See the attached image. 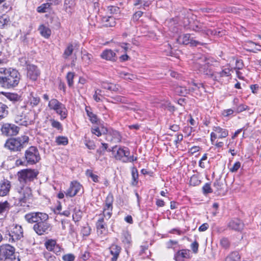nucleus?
<instances>
[{"mask_svg": "<svg viewBox=\"0 0 261 261\" xmlns=\"http://www.w3.org/2000/svg\"><path fill=\"white\" fill-rule=\"evenodd\" d=\"M124 160H123L124 163L127 162H132L137 160V157H135L134 156H127L126 158H124Z\"/></svg>", "mask_w": 261, "mask_h": 261, "instance_id": "61", "label": "nucleus"}, {"mask_svg": "<svg viewBox=\"0 0 261 261\" xmlns=\"http://www.w3.org/2000/svg\"><path fill=\"white\" fill-rule=\"evenodd\" d=\"M10 24V19L6 15L0 16V28L3 29Z\"/></svg>", "mask_w": 261, "mask_h": 261, "instance_id": "35", "label": "nucleus"}, {"mask_svg": "<svg viewBox=\"0 0 261 261\" xmlns=\"http://www.w3.org/2000/svg\"><path fill=\"white\" fill-rule=\"evenodd\" d=\"M19 130V127L14 124L9 123L3 124L1 128L2 134L7 136H15L18 133Z\"/></svg>", "mask_w": 261, "mask_h": 261, "instance_id": "12", "label": "nucleus"}, {"mask_svg": "<svg viewBox=\"0 0 261 261\" xmlns=\"http://www.w3.org/2000/svg\"><path fill=\"white\" fill-rule=\"evenodd\" d=\"M1 261H20L15 248L9 244H4L0 246Z\"/></svg>", "mask_w": 261, "mask_h": 261, "instance_id": "2", "label": "nucleus"}, {"mask_svg": "<svg viewBox=\"0 0 261 261\" xmlns=\"http://www.w3.org/2000/svg\"><path fill=\"white\" fill-rule=\"evenodd\" d=\"M91 232V228L90 226L87 225L83 227L81 233L84 236H88Z\"/></svg>", "mask_w": 261, "mask_h": 261, "instance_id": "51", "label": "nucleus"}, {"mask_svg": "<svg viewBox=\"0 0 261 261\" xmlns=\"http://www.w3.org/2000/svg\"><path fill=\"white\" fill-rule=\"evenodd\" d=\"M234 111H235L234 110H233L231 109L224 110L222 112V114L225 117H227V116L232 114Z\"/></svg>", "mask_w": 261, "mask_h": 261, "instance_id": "59", "label": "nucleus"}, {"mask_svg": "<svg viewBox=\"0 0 261 261\" xmlns=\"http://www.w3.org/2000/svg\"><path fill=\"white\" fill-rule=\"evenodd\" d=\"M222 184L220 180H217L214 183V186L218 190H220L222 189Z\"/></svg>", "mask_w": 261, "mask_h": 261, "instance_id": "64", "label": "nucleus"}, {"mask_svg": "<svg viewBox=\"0 0 261 261\" xmlns=\"http://www.w3.org/2000/svg\"><path fill=\"white\" fill-rule=\"evenodd\" d=\"M10 236L13 241L20 240L23 237V230L21 226L13 225L9 232Z\"/></svg>", "mask_w": 261, "mask_h": 261, "instance_id": "13", "label": "nucleus"}, {"mask_svg": "<svg viewBox=\"0 0 261 261\" xmlns=\"http://www.w3.org/2000/svg\"><path fill=\"white\" fill-rule=\"evenodd\" d=\"M82 188L80 184L76 181H72L70 187L65 192L66 196L73 197L77 194Z\"/></svg>", "mask_w": 261, "mask_h": 261, "instance_id": "16", "label": "nucleus"}, {"mask_svg": "<svg viewBox=\"0 0 261 261\" xmlns=\"http://www.w3.org/2000/svg\"><path fill=\"white\" fill-rule=\"evenodd\" d=\"M73 51V46L72 44H69L65 48L63 55V57L65 59L68 58L71 56Z\"/></svg>", "mask_w": 261, "mask_h": 261, "instance_id": "40", "label": "nucleus"}, {"mask_svg": "<svg viewBox=\"0 0 261 261\" xmlns=\"http://www.w3.org/2000/svg\"><path fill=\"white\" fill-rule=\"evenodd\" d=\"M205 64L202 65L200 69V71L203 72L204 74L207 75L209 77L213 79L214 72L209 68L208 65L210 64L209 59L204 58Z\"/></svg>", "mask_w": 261, "mask_h": 261, "instance_id": "20", "label": "nucleus"}, {"mask_svg": "<svg viewBox=\"0 0 261 261\" xmlns=\"http://www.w3.org/2000/svg\"><path fill=\"white\" fill-rule=\"evenodd\" d=\"M27 105L25 103L24 101H20L17 103H16L14 107L12 109V113L14 114H15V112H17L18 113L21 112H27Z\"/></svg>", "mask_w": 261, "mask_h": 261, "instance_id": "24", "label": "nucleus"}, {"mask_svg": "<svg viewBox=\"0 0 261 261\" xmlns=\"http://www.w3.org/2000/svg\"><path fill=\"white\" fill-rule=\"evenodd\" d=\"M189 256V250H181L178 251L174 255L176 261H180L181 258H188Z\"/></svg>", "mask_w": 261, "mask_h": 261, "instance_id": "26", "label": "nucleus"}, {"mask_svg": "<svg viewBox=\"0 0 261 261\" xmlns=\"http://www.w3.org/2000/svg\"><path fill=\"white\" fill-rule=\"evenodd\" d=\"M121 135L117 130H110L106 136V140L109 142L114 143L120 142L121 141Z\"/></svg>", "mask_w": 261, "mask_h": 261, "instance_id": "19", "label": "nucleus"}, {"mask_svg": "<svg viewBox=\"0 0 261 261\" xmlns=\"http://www.w3.org/2000/svg\"><path fill=\"white\" fill-rule=\"evenodd\" d=\"M203 193L204 194L211 193H212V190L211 188L210 185L208 184H206L202 188Z\"/></svg>", "mask_w": 261, "mask_h": 261, "instance_id": "55", "label": "nucleus"}, {"mask_svg": "<svg viewBox=\"0 0 261 261\" xmlns=\"http://www.w3.org/2000/svg\"><path fill=\"white\" fill-rule=\"evenodd\" d=\"M109 151L113 152V153L116 151V153L114 154L115 158L116 160H120L123 162L124 158L127 156L129 155L130 152L129 149L125 147H119L117 149V146L116 145L113 147L111 149H109Z\"/></svg>", "mask_w": 261, "mask_h": 261, "instance_id": "10", "label": "nucleus"}, {"mask_svg": "<svg viewBox=\"0 0 261 261\" xmlns=\"http://www.w3.org/2000/svg\"><path fill=\"white\" fill-rule=\"evenodd\" d=\"M103 25L106 27H113L116 24L115 19L112 16H105L102 18Z\"/></svg>", "mask_w": 261, "mask_h": 261, "instance_id": "25", "label": "nucleus"}, {"mask_svg": "<svg viewBox=\"0 0 261 261\" xmlns=\"http://www.w3.org/2000/svg\"><path fill=\"white\" fill-rule=\"evenodd\" d=\"M37 170L31 169L21 170L18 172V180L20 182H27L33 181L38 174Z\"/></svg>", "mask_w": 261, "mask_h": 261, "instance_id": "5", "label": "nucleus"}, {"mask_svg": "<svg viewBox=\"0 0 261 261\" xmlns=\"http://www.w3.org/2000/svg\"><path fill=\"white\" fill-rule=\"evenodd\" d=\"M24 159V162L17 160L16 164L17 165H23L26 162L27 165H31L39 162L41 157L38 149L35 146L30 147L25 152Z\"/></svg>", "mask_w": 261, "mask_h": 261, "instance_id": "3", "label": "nucleus"}, {"mask_svg": "<svg viewBox=\"0 0 261 261\" xmlns=\"http://www.w3.org/2000/svg\"><path fill=\"white\" fill-rule=\"evenodd\" d=\"M177 41L180 44L186 45L190 44L191 46H197L198 45H203L204 44V43L202 42L191 38L189 34H186L179 36L177 39Z\"/></svg>", "mask_w": 261, "mask_h": 261, "instance_id": "11", "label": "nucleus"}, {"mask_svg": "<svg viewBox=\"0 0 261 261\" xmlns=\"http://www.w3.org/2000/svg\"><path fill=\"white\" fill-rule=\"evenodd\" d=\"M248 108V107L245 106V105H241L240 106H239L238 107H237L235 109H234V111L238 113H241L246 110H247Z\"/></svg>", "mask_w": 261, "mask_h": 261, "instance_id": "56", "label": "nucleus"}, {"mask_svg": "<svg viewBox=\"0 0 261 261\" xmlns=\"http://www.w3.org/2000/svg\"><path fill=\"white\" fill-rule=\"evenodd\" d=\"M62 104V103L59 102L57 99H52L49 101L48 107L50 109L54 110L56 111Z\"/></svg>", "mask_w": 261, "mask_h": 261, "instance_id": "32", "label": "nucleus"}, {"mask_svg": "<svg viewBox=\"0 0 261 261\" xmlns=\"http://www.w3.org/2000/svg\"><path fill=\"white\" fill-rule=\"evenodd\" d=\"M230 75L231 73L230 69L225 68L220 72H214L213 80L222 84L223 82L224 78L230 76Z\"/></svg>", "mask_w": 261, "mask_h": 261, "instance_id": "14", "label": "nucleus"}, {"mask_svg": "<svg viewBox=\"0 0 261 261\" xmlns=\"http://www.w3.org/2000/svg\"><path fill=\"white\" fill-rule=\"evenodd\" d=\"M82 217V212L79 210L75 208L74 210V213L72 215L73 220L75 222L79 221Z\"/></svg>", "mask_w": 261, "mask_h": 261, "instance_id": "42", "label": "nucleus"}, {"mask_svg": "<svg viewBox=\"0 0 261 261\" xmlns=\"http://www.w3.org/2000/svg\"><path fill=\"white\" fill-rule=\"evenodd\" d=\"M111 13H117L119 11V8L116 6H111L108 7Z\"/></svg>", "mask_w": 261, "mask_h": 261, "instance_id": "62", "label": "nucleus"}, {"mask_svg": "<svg viewBox=\"0 0 261 261\" xmlns=\"http://www.w3.org/2000/svg\"><path fill=\"white\" fill-rule=\"evenodd\" d=\"M11 182L6 179L0 181V196H4L7 195L11 189Z\"/></svg>", "mask_w": 261, "mask_h": 261, "instance_id": "18", "label": "nucleus"}, {"mask_svg": "<svg viewBox=\"0 0 261 261\" xmlns=\"http://www.w3.org/2000/svg\"><path fill=\"white\" fill-rule=\"evenodd\" d=\"M191 247V248H192L193 251L194 253L197 252L199 245H198V243L196 241H195L193 243H192Z\"/></svg>", "mask_w": 261, "mask_h": 261, "instance_id": "60", "label": "nucleus"}, {"mask_svg": "<svg viewBox=\"0 0 261 261\" xmlns=\"http://www.w3.org/2000/svg\"><path fill=\"white\" fill-rule=\"evenodd\" d=\"M40 71L38 67L33 64L28 65L27 76L32 81H36L40 75Z\"/></svg>", "mask_w": 261, "mask_h": 261, "instance_id": "15", "label": "nucleus"}, {"mask_svg": "<svg viewBox=\"0 0 261 261\" xmlns=\"http://www.w3.org/2000/svg\"><path fill=\"white\" fill-rule=\"evenodd\" d=\"M190 29L196 32H202L205 33L207 35H220V32H217L214 30L209 29L202 23L199 21L194 22L193 24H190Z\"/></svg>", "mask_w": 261, "mask_h": 261, "instance_id": "6", "label": "nucleus"}, {"mask_svg": "<svg viewBox=\"0 0 261 261\" xmlns=\"http://www.w3.org/2000/svg\"><path fill=\"white\" fill-rule=\"evenodd\" d=\"M10 209V204L8 201L0 203V215L7 213Z\"/></svg>", "mask_w": 261, "mask_h": 261, "instance_id": "37", "label": "nucleus"}, {"mask_svg": "<svg viewBox=\"0 0 261 261\" xmlns=\"http://www.w3.org/2000/svg\"><path fill=\"white\" fill-rule=\"evenodd\" d=\"M50 4L49 3H46L42 5L37 8V11L39 13H44L47 11L50 7Z\"/></svg>", "mask_w": 261, "mask_h": 261, "instance_id": "48", "label": "nucleus"}, {"mask_svg": "<svg viewBox=\"0 0 261 261\" xmlns=\"http://www.w3.org/2000/svg\"><path fill=\"white\" fill-rule=\"evenodd\" d=\"M82 59L86 64L89 65L92 63V56L89 54H83Z\"/></svg>", "mask_w": 261, "mask_h": 261, "instance_id": "47", "label": "nucleus"}, {"mask_svg": "<svg viewBox=\"0 0 261 261\" xmlns=\"http://www.w3.org/2000/svg\"><path fill=\"white\" fill-rule=\"evenodd\" d=\"M113 201V196L111 194L108 195L106 200V205L104 209H112V203Z\"/></svg>", "mask_w": 261, "mask_h": 261, "instance_id": "41", "label": "nucleus"}, {"mask_svg": "<svg viewBox=\"0 0 261 261\" xmlns=\"http://www.w3.org/2000/svg\"><path fill=\"white\" fill-rule=\"evenodd\" d=\"M51 122V126L55 128H57L58 129H60L61 128V123L55 120H50Z\"/></svg>", "mask_w": 261, "mask_h": 261, "instance_id": "58", "label": "nucleus"}, {"mask_svg": "<svg viewBox=\"0 0 261 261\" xmlns=\"http://www.w3.org/2000/svg\"><path fill=\"white\" fill-rule=\"evenodd\" d=\"M225 261H241V258L238 252H234L230 254Z\"/></svg>", "mask_w": 261, "mask_h": 261, "instance_id": "39", "label": "nucleus"}, {"mask_svg": "<svg viewBox=\"0 0 261 261\" xmlns=\"http://www.w3.org/2000/svg\"><path fill=\"white\" fill-rule=\"evenodd\" d=\"M96 227L97 232L100 234H103L106 229V224L104 223L103 218L100 219L96 223Z\"/></svg>", "mask_w": 261, "mask_h": 261, "instance_id": "28", "label": "nucleus"}, {"mask_svg": "<svg viewBox=\"0 0 261 261\" xmlns=\"http://www.w3.org/2000/svg\"><path fill=\"white\" fill-rule=\"evenodd\" d=\"M26 114L27 112H21L19 113L16 112L15 114H14L15 122L20 125H26L27 121L24 120L25 119Z\"/></svg>", "mask_w": 261, "mask_h": 261, "instance_id": "22", "label": "nucleus"}, {"mask_svg": "<svg viewBox=\"0 0 261 261\" xmlns=\"http://www.w3.org/2000/svg\"><path fill=\"white\" fill-rule=\"evenodd\" d=\"M56 142L58 145H66L68 144V139L64 136H59L56 138Z\"/></svg>", "mask_w": 261, "mask_h": 261, "instance_id": "44", "label": "nucleus"}, {"mask_svg": "<svg viewBox=\"0 0 261 261\" xmlns=\"http://www.w3.org/2000/svg\"><path fill=\"white\" fill-rule=\"evenodd\" d=\"M87 113L88 116L89 117L90 121L92 123H96L97 121V118L96 115L93 114L92 112H90L88 110H87Z\"/></svg>", "mask_w": 261, "mask_h": 261, "instance_id": "52", "label": "nucleus"}, {"mask_svg": "<svg viewBox=\"0 0 261 261\" xmlns=\"http://www.w3.org/2000/svg\"><path fill=\"white\" fill-rule=\"evenodd\" d=\"M241 167V163L237 162L234 163L233 166L229 168V171L231 172H237Z\"/></svg>", "mask_w": 261, "mask_h": 261, "instance_id": "53", "label": "nucleus"}, {"mask_svg": "<svg viewBox=\"0 0 261 261\" xmlns=\"http://www.w3.org/2000/svg\"><path fill=\"white\" fill-rule=\"evenodd\" d=\"M31 103L33 106H37L39 104L40 101V99L39 97L32 96L31 98Z\"/></svg>", "mask_w": 261, "mask_h": 261, "instance_id": "57", "label": "nucleus"}, {"mask_svg": "<svg viewBox=\"0 0 261 261\" xmlns=\"http://www.w3.org/2000/svg\"><path fill=\"white\" fill-rule=\"evenodd\" d=\"M103 59L108 61H115L117 59L116 53L111 49H106L100 55Z\"/></svg>", "mask_w": 261, "mask_h": 261, "instance_id": "21", "label": "nucleus"}, {"mask_svg": "<svg viewBox=\"0 0 261 261\" xmlns=\"http://www.w3.org/2000/svg\"><path fill=\"white\" fill-rule=\"evenodd\" d=\"M33 229L38 235L41 236L48 233L51 230V226L47 220H41L34 224Z\"/></svg>", "mask_w": 261, "mask_h": 261, "instance_id": "8", "label": "nucleus"}, {"mask_svg": "<svg viewBox=\"0 0 261 261\" xmlns=\"http://www.w3.org/2000/svg\"><path fill=\"white\" fill-rule=\"evenodd\" d=\"M29 137L23 136L17 138H11L8 139L5 144V147L12 151H18L22 148L23 145L27 142Z\"/></svg>", "mask_w": 261, "mask_h": 261, "instance_id": "4", "label": "nucleus"}, {"mask_svg": "<svg viewBox=\"0 0 261 261\" xmlns=\"http://www.w3.org/2000/svg\"><path fill=\"white\" fill-rule=\"evenodd\" d=\"M189 90L183 86H177L174 88L175 93L178 95L185 96L189 93Z\"/></svg>", "mask_w": 261, "mask_h": 261, "instance_id": "30", "label": "nucleus"}, {"mask_svg": "<svg viewBox=\"0 0 261 261\" xmlns=\"http://www.w3.org/2000/svg\"><path fill=\"white\" fill-rule=\"evenodd\" d=\"M74 76V73L71 72H68L66 75V79L67 80L68 85L69 87H71L73 85Z\"/></svg>", "mask_w": 261, "mask_h": 261, "instance_id": "49", "label": "nucleus"}, {"mask_svg": "<svg viewBox=\"0 0 261 261\" xmlns=\"http://www.w3.org/2000/svg\"><path fill=\"white\" fill-rule=\"evenodd\" d=\"M120 76L126 80H134L136 79V75L127 72L122 71L120 72Z\"/></svg>", "mask_w": 261, "mask_h": 261, "instance_id": "43", "label": "nucleus"}, {"mask_svg": "<svg viewBox=\"0 0 261 261\" xmlns=\"http://www.w3.org/2000/svg\"><path fill=\"white\" fill-rule=\"evenodd\" d=\"M56 113L60 115L62 119H65L67 115V110L64 105L62 104L61 106L56 110Z\"/></svg>", "mask_w": 261, "mask_h": 261, "instance_id": "34", "label": "nucleus"}, {"mask_svg": "<svg viewBox=\"0 0 261 261\" xmlns=\"http://www.w3.org/2000/svg\"><path fill=\"white\" fill-rule=\"evenodd\" d=\"M121 247L117 245L113 244L110 247V253L113 255L111 261H117L121 251Z\"/></svg>", "mask_w": 261, "mask_h": 261, "instance_id": "23", "label": "nucleus"}, {"mask_svg": "<svg viewBox=\"0 0 261 261\" xmlns=\"http://www.w3.org/2000/svg\"><path fill=\"white\" fill-rule=\"evenodd\" d=\"M46 249L49 251H54L55 248H58L56 241L54 240H48L45 243Z\"/></svg>", "mask_w": 261, "mask_h": 261, "instance_id": "31", "label": "nucleus"}, {"mask_svg": "<svg viewBox=\"0 0 261 261\" xmlns=\"http://www.w3.org/2000/svg\"><path fill=\"white\" fill-rule=\"evenodd\" d=\"M227 227L230 229L239 231L243 229L244 224L241 220L233 218L229 221L227 224Z\"/></svg>", "mask_w": 261, "mask_h": 261, "instance_id": "17", "label": "nucleus"}, {"mask_svg": "<svg viewBox=\"0 0 261 261\" xmlns=\"http://www.w3.org/2000/svg\"><path fill=\"white\" fill-rule=\"evenodd\" d=\"M39 31L41 35L45 38H48L51 34V30L43 24L40 25Z\"/></svg>", "mask_w": 261, "mask_h": 261, "instance_id": "29", "label": "nucleus"}, {"mask_svg": "<svg viewBox=\"0 0 261 261\" xmlns=\"http://www.w3.org/2000/svg\"><path fill=\"white\" fill-rule=\"evenodd\" d=\"M32 190L29 187H23L19 191L18 199L21 206H25V204L29 202L32 197Z\"/></svg>", "mask_w": 261, "mask_h": 261, "instance_id": "9", "label": "nucleus"}, {"mask_svg": "<svg viewBox=\"0 0 261 261\" xmlns=\"http://www.w3.org/2000/svg\"><path fill=\"white\" fill-rule=\"evenodd\" d=\"M7 109L8 107L5 104L0 102V120L7 116L8 113Z\"/></svg>", "mask_w": 261, "mask_h": 261, "instance_id": "36", "label": "nucleus"}, {"mask_svg": "<svg viewBox=\"0 0 261 261\" xmlns=\"http://www.w3.org/2000/svg\"><path fill=\"white\" fill-rule=\"evenodd\" d=\"M213 130L218 134V138H225L228 135V130L219 126L215 127Z\"/></svg>", "mask_w": 261, "mask_h": 261, "instance_id": "27", "label": "nucleus"}, {"mask_svg": "<svg viewBox=\"0 0 261 261\" xmlns=\"http://www.w3.org/2000/svg\"><path fill=\"white\" fill-rule=\"evenodd\" d=\"M20 79L18 71L11 68H0V85L5 88H12L18 85Z\"/></svg>", "mask_w": 261, "mask_h": 261, "instance_id": "1", "label": "nucleus"}, {"mask_svg": "<svg viewBox=\"0 0 261 261\" xmlns=\"http://www.w3.org/2000/svg\"><path fill=\"white\" fill-rule=\"evenodd\" d=\"M75 258L74 255L72 253H67L62 256L63 261H74Z\"/></svg>", "mask_w": 261, "mask_h": 261, "instance_id": "50", "label": "nucleus"}, {"mask_svg": "<svg viewBox=\"0 0 261 261\" xmlns=\"http://www.w3.org/2000/svg\"><path fill=\"white\" fill-rule=\"evenodd\" d=\"M25 220L30 223H38L41 220H47L48 216L41 212L30 213L25 215Z\"/></svg>", "mask_w": 261, "mask_h": 261, "instance_id": "7", "label": "nucleus"}, {"mask_svg": "<svg viewBox=\"0 0 261 261\" xmlns=\"http://www.w3.org/2000/svg\"><path fill=\"white\" fill-rule=\"evenodd\" d=\"M7 97L11 101L13 102L14 105L19 102L20 101H22L21 97L17 94L15 93H8Z\"/></svg>", "mask_w": 261, "mask_h": 261, "instance_id": "33", "label": "nucleus"}, {"mask_svg": "<svg viewBox=\"0 0 261 261\" xmlns=\"http://www.w3.org/2000/svg\"><path fill=\"white\" fill-rule=\"evenodd\" d=\"M201 182V181L199 179L198 176L196 175H193L191 177L190 180V185L193 186H196L199 185Z\"/></svg>", "mask_w": 261, "mask_h": 261, "instance_id": "46", "label": "nucleus"}, {"mask_svg": "<svg viewBox=\"0 0 261 261\" xmlns=\"http://www.w3.org/2000/svg\"><path fill=\"white\" fill-rule=\"evenodd\" d=\"M112 209H104L103 210V215L108 218H110L111 216Z\"/></svg>", "mask_w": 261, "mask_h": 261, "instance_id": "63", "label": "nucleus"}, {"mask_svg": "<svg viewBox=\"0 0 261 261\" xmlns=\"http://www.w3.org/2000/svg\"><path fill=\"white\" fill-rule=\"evenodd\" d=\"M85 145L89 149H94L96 147V146L94 143L91 141H85Z\"/></svg>", "mask_w": 261, "mask_h": 261, "instance_id": "54", "label": "nucleus"}, {"mask_svg": "<svg viewBox=\"0 0 261 261\" xmlns=\"http://www.w3.org/2000/svg\"><path fill=\"white\" fill-rule=\"evenodd\" d=\"M106 132H108V130L106 128L102 127L101 130L99 129V127L92 128V133L98 137L101 136L102 133L105 134Z\"/></svg>", "mask_w": 261, "mask_h": 261, "instance_id": "45", "label": "nucleus"}, {"mask_svg": "<svg viewBox=\"0 0 261 261\" xmlns=\"http://www.w3.org/2000/svg\"><path fill=\"white\" fill-rule=\"evenodd\" d=\"M101 87L103 89H107L111 91H116L118 89L115 85L106 82H102L101 83Z\"/></svg>", "mask_w": 261, "mask_h": 261, "instance_id": "38", "label": "nucleus"}]
</instances>
